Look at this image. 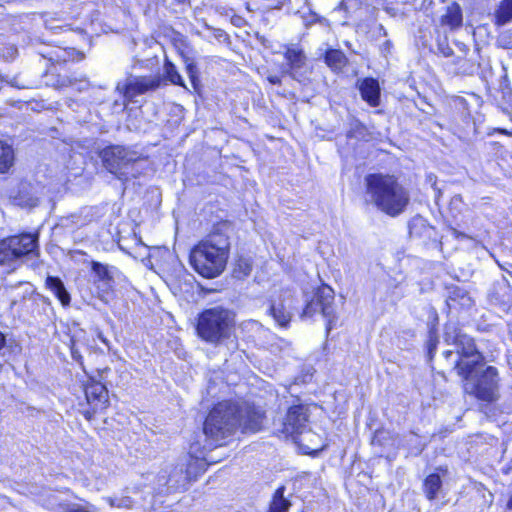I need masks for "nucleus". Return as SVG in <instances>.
<instances>
[{
	"instance_id": "obj_5",
	"label": "nucleus",
	"mask_w": 512,
	"mask_h": 512,
	"mask_svg": "<svg viewBox=\"0 0 512 512\" xmlns=\"http://www.w3.org/2000/svg\"><path fill=\"white\" fill-rule=\"evenodd\" d=\"M238 406L228 401L213 407L204 422V434L210 445H222L221 441L231 436L238 428Z\"/></svg>"
},
{
	"instance_id": "obj_9",
	"label": "nucleus",
	"mask_w": 512,
	"mask_h": 512,
	"mask_svg": "<svg viewBox=\"0 0 512 512\" xmlns=\"http://www.w3.org/2000/svg\"><path fill=\"white\" fill-rule=\"evenodd\" d=\"M31 252V234L26 233L2 239L0 240V265H11Z\"/></svg>"
},
{
	"instance_id": "obj_13",
	"label": "nucleus",
	"mask_w": 512,
	"mask_h": 512,
	"mask_svg": "<svg viewBox=\"0 0 512 512\" xmlns=\"http://www.w3.org/2000/svg\"><path fill=\"white\" fill-rule=\"evenodd\" d=\"M293 308V296L288 290L282 291L273 296L270 304V314L274 320L281 326L285 327L291 320Z\"/></svg>"
},
{
	"instance_id": "obj_3",
	"label": "nucleus",
	"mask_w": 512,
	"mask_h": 512,
	"mask_svg": "<svg viewBox=\"0 0 512 512\" xmlns=\"http://www.w3.org/2000/svg\"><path fill=\"white\" fill-rule=\"evenodd\" d=\"M37 53L39 55L38 63L40 66L46 67L50 64V67L43 76L45 85L55 88L71 87L79 92L88 89L89 82L86 79L71 78L58 73V66L75 59V55L77 54L75 49L53 47L46 50H39Z\"/></svg>"
},
{
	"instance_id": "obj_30",
	"label": "nucleus",
	"mask_w": 512,
	"mask_h": 512,
	"mask_svg": "<svg viewBox=\"0 0 512 512\" xmlns=\"http://www.w3.org/2000/svg\"><path fill=\"white\" fill-rule=\"evenodd\" d=\"M456 65L458 67L455 68L454 72L457 74L471 75L477 69L476 65L473 62L465 58H458L456 61Z\"/></svg>"
},
{
	"instance_id": "obj_14",
	"label": "nucleus",
	"mask_w": 512,
	"mask_h": 512,
	"mask_svg": "<svg viewBox=\"0 0 512 512\" xmlns=\"http://www.w3.org/2000/svg\"><path fill=\"white\" fill-rule=\"evenodd\" d=\"M237 417L238 427H241L243 432L254 433L261 429L263 414L254 407L249 405L238 407Z\"/></svg>"
},
{
	"instance_id": "obj_21",
	"label": "nucleus",
	"mask_w": 512,
	"mask_h": 512,
	"mask_svg": "<svg viewBox=\"0 0 512 512\" xmlns=\"http://www.w3.org/2000/svg\"><path fill=\"white\" fill-rule=\"evenodd\" d=\"M127 166V169L121 172L122 181H128L142 175L148 166V161L138 153V157L135 160L129 161Z\"/></svg>"
},
{
	"instance_id": "obj_16",
	"label": "nucleus",
	"mask_w": 512,
	"mask_h": 512,
	"mask_svg": "<svg viewBox=\"0 0 512 512\" xmlns=\"http://www.w3.org/2000/svg\"><path fill=\"white\" fill-rule=\"evenodd\" d=\"M206 470V458L204 455L200 457H193L191 454L186 458V470L181 474L179 479L175 481L174 485L185 487L186 484L195 479L200 473Z\"/></svg>"
},
{
	"instance_id": "obj_43",
	"label": "nucleus",
	"mask_w": 512,
	"mask_h": 512,
	"mask_svg": "<svg viewBox=\"0 0 512 512\" xmlns=\"http://www.w3.org/2000/svg\"><path fill=\"white\" fill-rule=\"evenodd\" d=\"M33 239H34V244H35L36 240H37V235L35 233H34ZM35 253H36V248L34 247V254Z\"/></svg>"
},
{
	"instance_id": "obj_12",
	"label": "nucleus",
	"mask_w": 512,
	"mask_h": 512,
	"mask_svg": "<svg viewBox=\"0 0 512 512\" xmlns=\"http://www.w3.org/2000/svg\"><path fill=\"white\" fill-rule=\"evenodd\" d=\"M308 408L299 404L290 407L283 422V432L290 436L301 435L308 423Z\"/></svg>"
},
{
	"instance_id": "obj_15",
	"label": "nucleus",
	"mask_w": 512,
	"mask_h": 512,
	"mask_svg": "<svg viewBox=\"0 0 512 512\" xmlns=\"http://www.w3.org/2000/svg\"><path fill=\"white\" fill-rule=\"evenodd\" d=\"M85 396L88 403L94 406V412L107 407L108 390L101 382L89 381L85 386Z\"/></svg>"
},
{
	"instance_id": "obj_19",
	"label": "nucleus",
	"mask_w": 512,
	"mask_h": 512,
	"mask_svg": "<svg viewBox=\"0 0 512 512\" xmlns=\"http://www.w3.org/2000/svg\"><path fill=\"white\" fill-rule=\"evenodd\" d=\"M359 90L363 100L371 106L379 105L380 87L377 80L373 78L364 79L359 86Z\"/></svg>"
},
{
	"instance_id": "obj_45",
	"label": "nucleus",
	"mask_w": 512,
	"mask_h": 512,
	"mask_svg": "<svg viewBox=\"0 0 512 512\" xmlns=\"http://www.w3.org/2000/svg\"><path fill=\"white\" fill-rule=\"evenodd\" d=\"M29 201H30V200L28 199V200H27V202H26V205H27V206H30Z\"/></svg>"
},
{
	"instance_id": "obj_42",
	"label": "nucleus",
	"mask_w": 512,
	"mask_h": 512,
	"mask_svg": "<svg viewBox=\"0 0 512 512\" xmlns=\"http://www.w3.org/2000/svg\"><path fill=\"white\" fill-rule=\"evenodd\" d=\"M84 415L87 419H91V417H92V415L89 411H87Z\"/></svg>"
},
{
	"instance_id": "obj_2",
	"label": "nucleus",
	"mask_w": 512,
	"mask_h": 512,
	"mask_svg": "<svg viewBox=\"0 0 512 512\" xmlns=\"http://www.w3.org/2000/svg\"><path fill=\"white\" fill-rule=\"evenodd\" d=\"M408 191L394 176L374 173L365 177V201L381 212L396 217L409 204Z\"/></svg>"
},
{
	"instance_id": "obj_17",
	"label": "nucleus",
	"mask_w": 512,
	"mask_h": 512,
	"mask_svg": "<svg viewBox=\"0 0 512 512\" xmlns=\"http://www.w3.org/2000/svg\"><path fill=\"white\" fill-rule=\"evenodd\" d=\"M289 66L288 74L296 80L302 75V69L306 65V56L304 52L296 47H288L284 54Z\"/></svg>"
},
{
	"instance_id": "obj_6",
	"label": "nucleus",
	"mask_w": 512,
	"mask_h": 512,
	"mask_svg": "<svg viewBox=\"0 0 512 512\" xmlns=\"http://www.w3.org/2000/svg\"><path fill=\"white\" fill-rule=\"evenodd\" d=\"M233 327V313L222 307H214L199 314L196 330L202 340L218 344L230 337Z\"/></svg>"
},
{
	"instance_id": "obj_25",
	"label": "nucleus",
	"mask_w": 512,
	"mask_h": 512,
	"mask_svg": "<svg viewBox=\"0 0 512 512\" xmlns=\"http://www.w3.org/2000/svg\"><path fill=\"white\" fill-rule=\"evenodd\" d=\"M285 487H279L274 495L270 504L269 512H287L291 506L289 500L284 497Z\"/></svg>"
},
{
	"instance_id": "obj_41",
	"label": "nucleus",
	"mask_w": 512,
	"mask_h": 512,
	"mask_svg": "<svg viewBox=\"0 0 512 512\" xmlns=\"http://www.w3.org/2000/svg\"><path fill=\"white\" fill-rule=\"evenodd\" d=\"M381 434H382V432H377L374 437V441H378V438L380 437Z\"/></svg>"
},
{
	"instance_id": "obj_34",
	"label": "nucleus",
	"mask_w": 512,
	"mask_h": 512,
	"mask_svg": "<svg viewBox=\"0 0 512 512\" xmlns=\"http://www.w3.org/2000/svg\"><path fill=\"white\" fill-rule=\"evenodd\" d=\"M268 81L271 83V84H274V85H277V84H280L281 83V80L278 76L276 75H271V76H268Z\"/></svg>"
},
{
	"instance_id": "obj_4",
	"label": "nucleus",
	"mask_w": 512,
	"mask_h": 512,
	"mask_svg": "<svg viewBox=\"0 0 512 512\" xmlns=\"http://www.w3.org/2000/svg\"><path fill=\"white\" fill-rule=\"evenodd\" d=\"M444 339L447 344L454 346V350H447L444 355L448 358L453 353L457 354L455 367L459 375H469L471 368L481 365L485 361L484 356L476 348L473 338L463 333L455 325L448 324L446 326Z\"/></svg>"
},
{
	"instance_id": "obj_32",
	"label": "nucleus",
	"mask_w": 512,
	"mask_h": 512,
	"mask_svg": "<svg viewBox=\"0 0 512 512\" xmlns=\"http://www.w3.org/2000/svg\"><path fill=\"white\" fill-rule=\"evenodd\" d=\"M463 207V200L461 195H454L450 200V210L460 212Z\"/></svg>"
},
{
	"instance_id": "obj_31",
	"label": "nucleus",
	"mask_w": 512,
	"mask_h": 512,
	"mask_svg": "<svg viewBox=\"0 0 512 512\" xmlns=\"http://www.w3.org/2000/svg\"><path fill=\"white\" fill-rule=\"evenodd\" d=\"M186 64V72L190 78V81L194 88L197 87L198 84V68L195 62L189 58H185Z\"/></svg>"
},
{
	"instance_id": "obj_23",
	"label": "nucleus",
	"mask_w": 512,
	"mask_h": 512,
	"mask_svg": "<svg viewBox=\"0 0 512 512\" xmlns=\"http://www.w3.org/2000/svg\"><path fill=\"white\" fill-rule=\"evenodd\" d=\"M442 24L449 26L451 29H456L462 25V12L458 4H452L442 16Z\"/></svg>"
},
{
	"instance_id": "obj_7",
	"label": "nucleus",
	"mask_w": 512,
	"mask_h": 512,
	"mask_svg": "<svg viewBox=\"0 0 512 512\" xmlns=\"http://www.w3.org/2000/svg\"><path fill=\"white\" fill-rule=\"evenodd\" d=\"M464 380V390L478 400L493 402L498 398L499 377L493 366H486V362L471 368L469 375H461Z\"/></svg>"
},
{
	"instance_id": "obj_24",
	"label": "nucleus",
	"mask_w": 512,
	"mask_h": 512,
	"mask_svg": "<svg viewBox=\"0 0 512 512\" xmlns=\"http://www.w3.org/2000/svg\"><path fill=\"white\" fill-rule=\"evenodd\" d=\"M512 21V0H502L495 11V24L504 26Z\"/></svg>"
},
{
	"instance_id": "obj_37",
	"label": "nucleus",
	"mask_w": 512,
	"mask_h": 512,
	"mask_svg": "<svg viewBox=\"0 0 512 512\" xmlns=\"http://www.w3.org/2000/svg\"><path fill=\"white\" fill-rule=\"evenodd\" d=\"M442 54L446 57L450 56L452 54V49L449 48V47H446V48H443L442 49Z\"/></svg>"
},
{
	"instance_id": "obj_8",
	"label": "nucleus",
	"mask_w": 512,
	"mask_h": 512,
	"mask_svg": "<svg viewBox=\"0 0 512 512\" xmlns=\"http://www.w3.org/2000/svg\"><path fill=\"white\" fill-rule=\"evenodd\" d=\"M334 290L327 285L319 287L309 300L303 310L302 317H312L320 312L327 319V331L329 332L334 325Z\"/></svg>"
},
{
	"instance_id": "obj_33",
	"label": "nucleus",
	"mask_w": 512,
	"mask_h": 512,
	"mask_svg": "<svg viewBox=\"0 0 512 512\" xmlns=\"http://www.w3.org/2000/svg\"><path fill=\"white\" fill-rule=\"evenodd\" d=\"M239 270L242 271L243 276H248L252 270L251 265L246 261H240L238 264Z\"/></svg>"
},
{
	"instance_id": "obj_38",
	"label": "nucleus",
	"mask_w": 512,
	"mask_h": 512,
	"mask_svg": "<svg viewBox=\"0 0 512 512\" xmlns=\"http://www.w3.org/2000/svg\"><path fill=\"white\" fill-rule=\"evenodd\" d=\"M5 345V336L4 334L0 331V349L3 348Z\"/></svg>"
},
{
	"instance_id": "obj_29",
	"label": "nucleus",
	"mask_w": 512,
	"mask_h": 512,
	"mask_svg": "<svg viewBox=\"0 0 512 512\" xmlns=\"http://www.w3.org/2000/svg\"><path fill=\"white\" fill-rule=\"evenodd\" d=\"M165 77L174 85L185 87L181 75L178 73L176 66L166 59L164 63Z\"/></svg>"
},
{
	"instance_id": "obj_10",
	"label": "nucleus",
	"mask_w": 512,
	"mask_h": 512,
	"mask_svg": "<svg viewBox=\"0 0 512 512\" xmlns=\"http://www.w3.org/2000/svg\"><path fill=\"white\" fill-rule=\"evenodd\" d=\"M137 157V151L124 146H110L101 152L104 166L120 180L122 178L121 172L127 169L129 161L135 160Z\"/></svg>"
},
{
	"instance_id": "obj_27",
	"label": "nucleus",
	"mask_w": 512,
	"mask_h": 512,
	"mask_svg": "<svg viewBox=\"0 0 512 512\" xmlns=\"http://www.w3.org/2000/svg\"><path fill=\"white\" fill-rule=\"evenodd\" d=\"M442 486L441 478L438 474H430L424 481V492L428 499L432 500L436 497Z\"/></svg>"
},
{
	"instance_id": "obj_11",
	"label": "nucleus",
	"mask_w": 512,
	"mask_h": 512,
	"mask_svg": "<svg viewBox=\"0 0 512 512\" xmlns=\"http://www.w3.org/2000/svg\"><path fill=\"white\" fill-rule=\"evenodd\" d=\"M160 86V79L151 76H131L127 78L125 83H118L116 90L123 94L125 101L124 106L127 102L133 100L134 97L141 95L149 90H154Z\"/></svg>"
},
{
	"instance_id": "obj_40",
	"label": "nucleus",
	"mask_w": 512,
	"mask_h": 512,
	"mask_svg": "<svg viewBox=\"0 0 512 512\" xmlns=\"http://www.w3.org/2000/svg\"><path fill=\"white\" fill-rule=\"evenodd\" d=\"M507 508H508L509 510H512V495L510 496V498H509V500H508V502H507Z\"/></svg>"
},
{
	"instance_id": "obj_1",
	"label": "nucleus",
	"mask_w": 512,
	"mask_h": 512,
	"mask_svg": "<svg viewBox=\"0 0 512 512\" xmlns=\"http://www.w3.org/2000/svg\"><path fill=\"white\" fill-rule=\"evenodd\" d=\"M228 230V225L222 224L192 248L190 264L202 277L213 279L224 271L230 251Z\"/></svg>"
},
{
	"instance_id": "obj_39",
	"label": "nucleus",
	"mask_w": 512,
	"mask_h": 512,
	"mask_svg": "<svg viewBox=\"0 0 512 512\" xmlns=\"http://www.w3.org/2000/svg\"><path fill=\"white\" fill-rule=\"evenodd\" d=\"M436 347V344L432 342V340H430V343H429V354L432 355L433 353V350L435 349Z\"/></svg>"
},
{
	"instance_id": "obj_26",
	"label": "nucleus",
	"mask_w": 512,
	"mask_h": 512,
	"mask_svg": "<svg viewBox=\"0 0 512 512\" xmlns=\"http://www.w3.org/2000/svg\"><path fill=\"white\" fill-rule=\"evenodd\" d=\"M325 62L333 70H341L347 62V58L340 50H329L325 55Z\"/></svg>"
},
{
	"instance_id": "obj_18",
	"label": "nucleus",
	"mask_w": 512,
	"mask_h": 512,
	"mask_svg": "<svg viewBox=\"0 0 512 512\" xmlns=\"http://www.w3.org/2000/svg\"><path fill=\"white\" fill-rule=\"evenodd\" d=\"M47 507L55 512H97L98 509L92 504L80 505L59 501L56 495H50Z\"/></svg>"
},
{
	"instance_id": "obj_22",
	"label": "nucleus",
	"mask_w": 512,
	"mask_h": 512,
	"mask_svg": "<svg viewBox=\"0 0 512 512\" xmlns=\"http://www.w3.org/2000/svg\"><path fill=\"white\" fill-rule=\"evenodd\" d=\"M46 287L59 299L63 306L70 304V294L58 277L48 276L46 278Z\"/></svg>"
},
{
	"instance_id": "obj_35",
	"label": "nucleus",
	"mask_w": 512,
	"mask_h": 512,
	"mask_svg": "<svg viewBox=\"0 0 512 512\" xmlns=\"http://www.w3.org/2000/svg\"><path fill=\"white\" fill-rule=\"evenodd\" d=\"M71 355H72V358L78 362L81 361L82 359V356L79 354V352L77 350H75L74 348L71 349Z\"/></svg>"
},
{
	"instance_id": "obj_44",
	"label": "nucleus",
	"mask_w": 512,
	"mask_h": 512,
	"mask_svg": "<svg viewBox=\"0 0 512 512\" xmlns=\"http://www.w3.org/2000/svg\"><path fill=\"white\" fill-rule=\"evenodd\" d=\"M110 504H111L112 506H114V505H115V503H114V501H113V500H110Z\"/></svg>"
},
{
	"instance_id": "obj_36",
	"label": "nucleus",
	"mask_w": 512,
	"mask_h": 512,
	"mask_svg": "<svg viewBox=\"0 0 512 512\" xmlns=\"http://www.w3.org/2000/svg\"><path fill=\"white\" fill-rule=\"evenodd\" d=\"M453 234H454V236H455L457 239H462V238H466V237H467L464 233L459 232V231H457L456 229H453Z\"/></svg>"
},
{
	"instance_id": "obj_20",
	"label": "nucleus",
	"mask_w": 512,
	"mask_h": 512,
	"mask_svg": "<svg viewBox=\"0 0 512 512\" xmlns=\"http://www.w3.org/2000/svg\"><path fill=\"white\" fill-rule=\"evenodd\" d=\"M91 269L94 274V281L101 282L104 286L109 287L113 282L114 272L116 268L97 261L91 262Z\"/></svg>"
},
{
	"instance_id": "obj_28",
	"label": "nucleus",
	"mask_w": 512,
	"mask_h": 512,
	"mask_svg": "<svg viewBox=\"0 0 512 512\" xmlns=\"http://www.w3.org/2000/svg\"><path fill=\"white\" fill-rule=\"evenodd\" d=\"M14 153L11 146L0 141V173H5L13 165Z\"/></svg>"
}]
</instances>
